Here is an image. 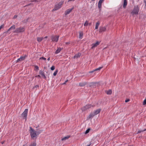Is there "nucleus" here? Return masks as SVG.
Listing matches in <instances>:
<instances>
[{
    "mask_svg": "<svg viewBox=\"0 0 146 146\" xmlns=\"http://www.w3.org/2000/svg\"><path fill=\"white\" fill-rule=\"evenodd\" d=\"M127 5V0H124L123 7L124 8H125Z\"/></svg>",
    "mask_w": 146,
    "mask_h": 146,
    "instance_id": "16",
    "label": "nucleus"
},
{
    "mask_svg": "<svg viewBox=\"0 0 146 146\" xmlns=\"http://www.w3.org/2000/svg\"><path fill=\"white\" fill-rule=\"evenodd\" d=\"M83 35V33L82 32H79V37L80 38L82 39V36Z\"/></svg>",
    "mask_w": 146,
    "mask_h": 146,
    "instance_id": "15",
    "label": "nucleus"
},
{
    "mask_svg": "<svg viewBox=\"0 0 146 146\" xmlns=\"http://www.w3.org/2000/svg\"><path fill=\"white\" fill-rule=\"evenodd\" d=\"M17 17V15H15L14 17V18H16Z\"/></svg>",
    "mask_w": 146,
    "mask_h": 146,
    "instance_id": "39",
    "label": "nucleus"
},
{
    "mask_svg": "<svg viewBox=\"0 0 146 146\" xmlns=\"http://www.w3.org/2000/svg\"><path fill=\"white\" fill-rule=\"evenodd\" d=\"M42 131H43L42 130H38V131H36V132H37V134L38 135L39 134L41 133Z\"/></svg>",
    "mask_w": 146,
    "mask_h": 146,
    "instance_id": "25",
    "label": "nucleus"
},
{
    "mask_svg": "<svg viewBox=\"0 0 146 146\" xmlns=\"http://www.w3.org/2000/svg\"><path fill=\"white\" fill-rule=\"evenodd\" d=\"M23 146H25V145H24Z\"/></svg>",
    "mask_w": 146,
    "mask_h": 146,
    "instance_id": "48",
    "label": "nucleus"
},
{
    "mask_svg": "<svg viewBox=\"0 0 146 146\" xmlns=\"http://www.w3.org/2000/svg\"><path fill=\"white\" fill-rule=\"evenodd\" d=\"M47 37L46 36H45V37H44V38H47Z\"/></svg>",
    "mask_w": 146,
    "mask_h": 146,
    "instance_id": "46",
    "label": "nucleus"
},
{
    "mask_svg": "<svg viewBox=\"0 0 146 146\" xmlns=\"http://www.w3.org/2000/svg\"><path fill=\"white\" fill-rule=\"evenodd\" d=\"M100 109L96 110L94 113H91L90 115V118L92 117L95 115L97 114L100 112Z\"/></svg>",
    "mask_w": 146,
    "mask_h": 146,
    "instance_id": "6",
    "label": "nucleus"
},
{
    "mask_svg": "<svg viewBox=\"0 0 146 146\" xmlns=\"http://www.w3.org/2000/svg\"><path fill=\"white\" fill-rule=\"evenodd\" d=\"M4 27V25H1L0 27V30L1 29H2Z\"/></svg>",
    "mask_w": 146,
    "mask_h": 146,
    "instance_id": "36",
    "label": "nucleus"
},
{
    "mask_svg": "<svg viewBox=\"0 0 146 146\" xmlns=\"http://www.w3.org/2000/svg\"><path fill=\"white\" fill-rule=\"evenodd\" d=\"M30 129L29 131L31 137L32 138H36L37 137V136L38 135L37 132H36V131L31 127H30Z\"/></svg>",
    "mask_w": 146,
    "mask_h": 146,
    "instance_id": "1",
    "label": "nucleus"
},
{
    "mask_svg": "<svg viewBox=\"0 0 146 146\" xmlns=\"http://www.w3.org/2000/svg\"><path fill=\"white\" fill-rule=\"evenodd\" d=\"M146 130V129H144V130H142L141 131H138L137 133H140L141 132H143V131H145Z\"/></svg>",
    "mask_w": 146,
    "mask_h": 146,
    "instance_id": "34",
    "label": "nucleus"
},
{
    "mask_svg": "<svg viewBox=\"0 0 146 146\" xmlns=\"http://www.w3.org/2000/svg\"><path fill=\"white\" fill-rule=\"evenodd\" d=\"M90 129L88 128L87 130H86L85 133V134H86L88 133L90 131Z\"/></svg>",
    "mask_w": 146,
    "mask_h": 146,
    "instance_id": "28",
    "label": "nucleus"
},
{
    "mask_svg": "<svg viewBox=\"0 0 146 146\" xmlns=\"http://www.w3.org/2000/svg\"><path fill=\"white\" fill-rule=\"evenodd\" d=\"M139 8L138 6H135L134 8L131 12V14L133 15H137L139 11Z\"/></svg>",
    "mask_w": 146,
    "mask_h": 146,
    "instance_id": "2",
    "label": "nucleus"
},
{
    "mask_svg": "<svg viewBox=\"0 0 146 146\" xmlns=\"http://www.w3.org/2000/svg\"><path fill=\"white\" fill-rule=\"evenodd\" d=\"M106 29L105 27H100L99 32L102 33L106 31Z\"/></svg>",
    "mask_w": 146,
    "mask_h": 146,
    "instance_id": "10",
    "label": "nucleus"
},
{
    "mask_svg": "<svg viewBox=\"0 0 146 146\" xmlns=\"http://www.w3.org/2000/svg\"><path fill=\"white\" fill-rule=\"evenodd\" d=\"M88 25V22L87 21H86V22L84 24V25L85 26H87Z\"/></svg>",
    "mask_w": 146,
    "mask_h": 146,
    "instance_id": "29",
    "label": "nucleus"
},
{
    "mask_svg": "<svg viewBox=\"0 0 146 146\" xmlns=\"http://www.w3.org/2000/svg\"><path fill=\"white\" fill-rule=\"evenodd\" d=\"M25 56H21L20 58V59L21 60V61H22V60H24L25 59Z\"/></svg>",
    "mask_w": 146,
    "mask_h": 146,
    "instance_id": "24",
    "label": "nucleus"
},
{
    "mask_svg": "<svg viewBox=\"0 0 146 146\" xmlns=\"http://www.w3.org/2000/svg\"><path fill=\"white\" fill-rule=\"evenodd\" d=\"M64 1H61L55 5L53 10L56 11L60 8L63 3Z\"/></svg>",
    "mask_w": 146,
    "mask_h": 146,
    "instance_id": "3",
    "label": "nucleus"
},
{
    "mask_svg": "<svg viewBox=\"0 0 146 146\" xmlns=\"http://www.w3.org/2000/svg\"><path fill=\"white\" fill-rule=\"evenodd\" d=\"M68 80H66L65 82H64V84H66V82H68Z\"/></svg>",
    "mask_w": 146,
    "mask_h": 146,
    "instance_id": "42",
    "label": "nucleus"
},
{
    "mask_svg": "<svg viewBox=\"0 0 146 146\" xmlns=\"http://www.w3.org/2000/svg\"><path fill=\"white\" fill-rule=\"evenodd\" d=\"M106 93L107 94H111L112 93V91L111 90H110L107 91Z\"/></svg>",
    "mask_w": 146,
    "mask_h": 146,
    "instance_id": "22",
    "label": "nucleus"
},
{
    "mask_svg": "<svg viewBox=\"0 0 146 146\" xmlns=\"http://www.w3.org/2000/svg\"><path fill=\"white\" fill-rule=\"evenodd\" d=\"M92 107V106L91 105H88L85 106L83 108H82V110H85L89 108H91Z\"/></svg>",
    "mask_w": 146,
    "mask_h": 146,
    "instance_id": "11",
    "label": "nucleus"
},
{
    "mask_svg": "<svg viewBox=\"0 0 146 146\" xmlns=\"http://www.w3.org/2000/svg\"><path fill=\"white\" fill-rule=\"evenodd\" d=\"M35 68L36 70H38V67L37 66H35Z\"/></svg>",
    "mask_w": 146,
    "mask_h": 146,
    "instance_id": "35",
    "label": "nucleus"
},
{
    "mask_svg": "<svg viewBox=\"0 0 146 146\" xmlns=\"http://www.w3.org/2000/svg\"><path fill=\"white\" fill-rule=\"evenodd\" d=\"M42 59L43 60H46V58H45L44 57H40V58H39V59L40 60H41V59Z\"/></svg>",
    "mask_w": 146,
    "mask_h": 146,
    "instance_id": "33",
    "label": "nucleus"
},
{
    "mask_svg": "<svg viewBox=\"0 0 146 146\" xmlns=\"http://www.w3.org/2000/svg\"><path fill=\"white\" fill-rule=\"evenodd\" d=\"M58 72V70H56L53 73V75L54 76H56Z\"/></svg>",
    "mask_w": 146,
    "mask_h": 146,
    "instance_id": "26",
    "label": "nucleus"
},
{
    "mask_svg": "<svg viewBox=\"0 0 146 146\" xmlns=\"http://www.w3.org/2000/svg\"><path fill=\"white\" fill-rule=\"evenodd\" d=\"M145 3V6H146V3Z\"/></svg>",
    "mask_w": 146,
    "mask_h": 146,
    "instance_id": "49",
    "label": "nucleus"
},
{
    "mask_svg": "<svg viewBox=\"0 0 146 146\" xmlns=\"http://www.w3.org/2000/svg\"><path fill=\"white\" fill-rule=\"evenodd\" d=\"M85 85V83H80L79 84V85L80 86H83Z\"/></svg>",
    "mask_w": 146,
    "mask_h": 146,
    "instance_id": "27",
    "label": "nucleus"
},
{
    "mask_svg": "<svg viewBox=\"0 0 146 146\" xmlns=\"http://www.w3.org/2000/svg\"><path fill=\"white\" fill-rule=\"evenodd\" d=\"M21 60L20 58L18 59L17 60V62H18L19 61H21Z\"/></svg>",
    "mask_w": 146,
    "mask_h": 146,
    "instance_id": "38",
    "label": "nucleus"
},
{
    "mask_svg": "<svg viewBox=\"0 0 146 146\" xmlns=\"http://www.w3.org/2000/svg\"><path fill=\"white\" fill-rule=\"evenodd\" d=\"M100 24V23L99 21H98L96 23L95 27V29H98Z\"/></svg>",
    "mask_w": 146,
    "mask_h": 146,
    "instance_id": "14",
    "label": "nucleus"
},
{
    "mask_svg": "<svg viewBox=\"0 0 146 146\" xmlns=\"http://www.w3.org/2000/svg\"><path fill=\"white\" fill-rule=\"evenodd\" d=\"M74 7H72L71 9H67L65 12V15H67L69 14L73 9Z\"/></svg>",
    "mask_w": 146,
    "mask_h": 146,
    "instance_id": "12",
    "label": "nucleus"
},
{
    "mask_svg": "<svg viewBox=\"0 0 146 146\" xmlns=\"http://www.w3.org/2000/svg\"><path fill=\"white\" fill-rule=\"evenodd\" d=\"M102 68V67H100L99 68H98L97 69H96L94 70V71H96L97 70H100Z\"/></svg>",
    "mask_w": 146,
    "mask_h": 146,
    "instance_id": "30",
    "label": "nucleus"
},
{
    "mask_svg": "<svg viewBox=\"0 0 146 146\" xmlns=\"http://www.w3.org/2000/svg\"><path fill=\"white\" fill-rule=\"evenodd\" d=\"M69 138V136L65 137H64L63 138H62V141L65 140L66 139H68Z\"/></svg>",
    "mask_w": 146,
    "mask_h": 146,
    "instance_id": "23",
    "label": "nucleus"
},
{
    "mask_svg": "<svg viewBox=\"0 0 146 146\" xmlns=\"http://www.w3.org/2000/svg\"><path fill=\"white\" fill-rule=\"evenodd\" d=\"M129 101V99H127V100H125V102H128Z\"/></svg>",
    "mask_w": 146,
    "mask_h": 146,
    "instance_id": "37",
    "label": "nucleus"
},
{
    "mask_svg": "<svg viewBox=\"0 0 146 146\" xmlns=\"http://www.w3.org/2000/svg\"><path fill=\"white\" fill-rule=\"evenodd\" d=\"M95 71H94V70L93 71H90L89 72L90 73H92V72H94Z\"/></svg>",
    "mask_w": 146,
    "mask_h": 146,
    "instance_id": "40",
    "label": "nucleus"
},
{
    "mask_svg": "<svg viewBox=\"0 0 146 146\" xmlns=\"http://www.w3.org/2000/svg\"><path fill=\"white\" fill-rule=\"evenodd\" d=\"M25 31V29L23 27H19L17 28L13 32L14 33H19L23 32Z\"/></svg>",
    "mask_w": 146,
    "mask_h": 146,
    "instance_id": "4",
    "label": "nucleus"
},
{
    "mask_svg": "<svg viewBox=\"0 0 146 146\" xmlns=\"http://www.w3.org/2000/svg\"><path fill=\"white\" fill-rule=\"evenodd\" d=\"M39 73L42 76H43L44 78H46L44 74L42 71V70H40L39 72Z\"/></svg>",
    "mask_w": 146,
    "mask_h": 146,
    "instance_id": "17",
    "label": "nucleus"
},
{
    "mask_svg": "<svg viewBox=\"0 0 146 146\" xmlns=\"http://www.w3.org/2000/svg\"><path fill=\"white\" fill-rule=\"evenodd\" d=\"M104 1V0H100L98 3V6L100 11L101 10L102 4Z\"/></svg>",
    "mask_w": 146,
    "mask_h": 146,
    "instance_id": "8",
    "label": "nucleus"
},
{
    "mask_svg": "<svg viewBox=\"0 0 146 146\" xmlns=\"http://www.w3.org/2000/svg\"><path fill=\"white\" fill-rule=\"evenodd\" d=\"M28 112V110L27 109H25L22 114V116L24 118L25 120H26V117L27 116Z\"/></svg>",
    "mask_w": 146,
    "mask_h": 146,
    "instance_id": "5",
    "label": "nucleus"
},
{
    "mask_svg": "<svg viewBox=\"0 0 146 146\" xmlns=\"http://www.w3.org/2000/svg\"><path fill=\"white\" fill-rule=\"evenodd\" d=\"M36 76V77H39V78L40 77V76L39 75H38V76Z\"/></svg>",
    "mask_w": 146,
    "mask_h": 146,
    "instance_id": "41",
    "label": "nucleus"
},
{
    "mask_svg": "<svg viewBox=\"0 0 146 146\" xmlns=\"http://www.w3.org/2000/svg\"><path fill=\"white\" fill-rule=\"evenodd\" d=\"M37 40L38 42H41L42 40L43 39V37H37Z\"/></svg>",
    "mask_w": 146,
    "mask_h": 146,
    "instance_id": "19",
    "label": "nucleus"
},
{
    "mask_svg": "<svg viewBox=\"0 0 146 146\" xmlns=\"http://www.w3.org/2000/svg\"><path fill=\"white\" fill-rule=\"evenodd\" d=\"M55 69V66H52L50 68V69L52 70H53Z\"/></svg>",
    "mask_w": 146,
    "mask_h": 146,
    "instance_id": "31",
    "label": "nucleus"
},
{
    "mask_svg": "<svg viewBox=\"0 0 146 146\" xmlns=\"http://www.w3.org/2000/svg\"><path fill=\"white\" fill-rule=\"evenodd\" d=\"M61 49L60 48H58L56 51L55 53L57 54L60 52L61 50Z\"/></svg>",
    "mask_w": 146,
    "mask_h": 146,
    "instance_id": "21",
    "label": "nucleus"
},
{
    "mask_svg": "<svg viewBox=\"0 0 146 146\" xmlns=\"http://www.w3.org/2000/svg\"><path fill=\"white\" fill-rule=\"evenodd\" d=\"M100 42L99 41H97L95 43H94L92 44V46L91 47L92 49H93L94 48L97 46L100 43Z\"/></svg>",
    "mask_w": 146,
    "mask_h": 146,
    "instance_id": "9",
    "label": "nucleus"
},
{
    "mask_svg": "<svg viewBox=\"0 0 146 146\" xmlns=\"http://www.w3.org/2000/svg\"><path fill=\"white\" fill-rule=\"evenodd\" d=\"M59 36H52V40L53 41L57 42Z\"/></svg>",
    "mask_w": 146,
    "mask_h": 146,
    "instance_id": "7",
    "label": "nucleus"
},
{
    "mask_svg": "<svg viewBox=\"0 0 146 146\" xmlns=\"http://www.w3.org/2000/svg\"><path fill=\"white\" fill-rule=\"evenodd\" d=\"M81 54L80 53H78L77 54H76L74 56L75 58H77L80 56Z\"/></svg>",
    "mask_w": 146,
    "mask_h": 146,
    "instance_id": "18",
    "label": "nucleus"
},
{
    "mask_svg": "<svg viewBox=\"0 0 146 146\" xmlns=\"http://www.w3.org/2000/svg\"><path fill=\"white\" fill-rule=\"evenodd\" d=\"M36 143L35 142H34L32 143L29 145V146H36Z\"/></svg>",
    "mask_w": 146,
    "mask_h": 146,
    "instance_id": "20",
    "label": "nucleus"
},
{
    "mask_svg": "<svg viewBox=\"0 0 146 146\" xmlns=\"http://www.w3.org/2000/svg\"><path fill=\"white\" fill-rule=\"evenodd\" d=\"M132 146L130 145V146Z\"/></svg>",
    "mask_w": 146,
    "mask_h": 146,
    "instance_id": "50",
    "label": "nucleus"
},
{
    "mask_svg": "<svg viewBox=\"0 0 146 146\" xmlns=\"http://www.w3.org/2000/svg\"><path fill=\"white\" fill-rule=\"evenodd\" d=\"M1 143H2V144H3L4 143V142H3H3H1Z\"/></svg>",
    "mask_w": 146,
    "mask_h": 146,
    "instance_id": "45",
    "label": "nucleus"
},
{
    "mask_svg": "<svg viewBox=\"0 0 146 146\" xmlns=\"http://www.w3.org/2000/svg\"><path fill=\"white\" fill-rule=\"evenodd\" d=\"M145 3H146V1L145 2Z\"/></svg>",
    "mask_w": 146,
    "mask_h": 146,
    "instance_id": "51",
    "label": "nucleus"
},
{
    "mask_svg": "<svg viewBox=\"0 0 146 146\" xmlns=\"http://www.w3.org/2000/svg\"><path fill=\"white\" fill-rule=\"evenodd\" d=\"M92 0V1H95V0Z\"/></svg>",
    "mask_w": 146,
    "mask_h": 146,
    "instance_id": "47",
    "label": "nucleus"
},
{
    "mask_svg": "<svg viewBox=\"0 0 146 146\" xmlns=\"http://www.w3.org/2000/svg\"><path fill=\"white\" fill-rule=\"evenodd\" d=\"M50 60V57L48 58L47 59V60H48V61H49Z\"/></svg>",
    "mask_w": 146,
    "mask_h": 146,
    "instance_id": "44",
    "label": "nucleus"
},
{
    "mask_svg": "<svg viewBox=\"0 0 146 146\" xmlns=\"http://www.w3.org/2000/svg\"><path fill=\"white\" fill-rule=\"evenodd\" d=\"M145 104H146V98L144 100L143 103V105H145Z\"/></svg>",
    "mask_w": 146,
    "mask_h": 146,
    "instance_id": "32",
    "label": "nucleus"
},
{
    "mask_svg": "<svg viewBox=\"0 0 146 146\" xmlns=\"http://www.w3.org/2000/svg\"><path fill=\"white\" fill-rule=\"evenodd\" d=\"M15 29V25H13L12 26H11L7 30V31L6 32H5L4 33H7L8 32L10 31L13 29Z\"/></svg>",
    "mask_w": 146,
    "mask_h": 146,
    "instance_id": "13",
    "label": "nucleus"
},
{
    "mask_svg": "<svg viewBox=\"0 0 146 146\" xmlns=\"http://www.w3.org/2000/svg\"><path fill=\"white\" fill-rule=\"evenodd\" d=\"M38 85H36V86H35V88H37V87H38Z\"/></svg>",
    "mask_w": 146,
    "mask_h": 146,
    "instance_id": "43",
    "label": "nucleus"
}]
</instances>
